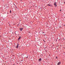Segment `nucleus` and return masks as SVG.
<instances>
[{"instance_id":"nucleus-1","label":"nucleus","mask_w":65,"mask_h":65,"mask_svg":"<svg viewBox=\"0 0 65 65\" xmlns=\"http://www.w3.org/2000/svg\"><path fill=\"white\" fill-rule=\"evenodd\" d=\"M61 62H59L57 63V65H60L61 64Z\"/></svg>"},{"instance_id":"nucleus-2","label":"nucleus","mask_w":65,"mask_h":65,"mask_svg":"<svg viewBox=\"0 0 65 65\" xmlns=\"http://www.w3.org/2000/svg\"><path fill=\"white\" fill-rule=\"evenodd\" d=\"M56 4H57V3H56V2H55L54 3V5L55 6H56V7H57V6Z\"/></svg>"},{"instance_id":"nucleus-3","label":"nucleus","mask_w":65,"mask_h":65,"mask_svg":"<svg viewBox=\"0 0 65 65\" xmlns=\"http://www.w3.org/2000/svg\"><path fill=\"white\" fill-rule=\"evenodd\" d=\"M20 29L21 31H22L23 30V28H20Z\"/></svg>"},{"instance_id":"nucleus-4","label":"nucleus","mask_w":65,"mask_h":65,"mask_svg":"<svg viewBox=\"0 0 65 65\" xmlns=\"http://www.w3.org/2000/svg\"><path fill=\"white\" fill-rule=\"evenodd\" d=\"M48 6H52V5L51 4H48Z\"/></svg>"},{"instance_id":"nucleus-5","label":"nucleus","mask_w":65,"mask_h":65,"mask_svg":"<svg viewBox=\"0 0 65 65\" xmlns=\"http://www.w3.org/2000/svg\"><path fill=\"white\" fill-rule=\"evenodd\" d=\"M16 47L17 48H18V47H19V44L18 43V44L17 45V46H16Z\"/></svg>"},{"instance_id":"nucleus-6","label":"nucleus","mask_w":65,"mask_h":65,"mask_svg":"<svg viewBox=\"0 0 65 65\" xmlns=\"http://www.w3.org/2000/svg\"><path fill=\"white\" fill-rule=\"evenodd\" d=\"M21 38V37L20 36L19 38L18 39V40H19V39H20Z\"/></svg>"},{"instance_id":"nucleus-7","label":"nucleus","mask_w":65,"mask_h":65,"mask_svg":"<svg viewBox=\"0 0 65 65\" xmlns=\"http://www.w3.org/2000/svg\"><path fill=\"white\" fill-rule=\"evenodd\" d=\"M41 61V58H40V59H39V61Z\"/></svg>"},{"instance_id":"nucleus-8","label":"nucleus","mask_w":65,"mask_h":65,"mask_svg":"<svg viewBox=\"0 0 65 65\" xmlns=\"http://www.w3.org/2000/svg\"><path fill=\"white\" fill-rule=\"evenodd\" d=\"M10 13H11V10H10Z\"/></svg>"},{"instance_id":"nucleus-9","label":"nucleus","mask_w":65,"mask_h":65,"mask_svg":"<svg viewBox=\"0 0 65 65\" xmlns=\"http://www.w3.org/2000/svg\"><path fill=\"white\" fill-rule=\"evenodd\" d=\"M62 10H60V11H61Z\"/></svg>"},{"instance_id":"nucleus-10","label":"nucleus","mask_w":65,"mask_h":65,"mask_svg":"<svg viewBox=\"0 0 65 65\" xmlns=\"http://www.w3.org/2000/svg\"><path fill=\"white\" fill-rule=\"evenodd\" d=\"M64 3L65 4V2H64Z\"/></svg>"},{"instance_id":"nucleus-11","label":"nucleus","mask_w":65,"mask_h":65,"mask_svg":"<svg viewBox=\"0 0 65 65\" xmlns=\"http://www.w3.org/2000/svg\"><path fill=\"white\" fill-rule=\"evenodd\" d=\"M9 26H10V24H9Z\"/></svg>"},{"instance_id":"nucleus-12","label":"nucleus","mask_w":65,"mask_h":65,"mask_svg":"<svg viewBox=\"0 0 65 65\" xmlns=\"http://www.w3.org/2000/svg\"><path fill=\"white\" fill-rule=\"evenodd\" d=\"M27 58H28V57H27Z\"/></svg>"},{"instance_id":"nucleus-13","label":"nucleus","mask_w":65,"mask_h":65,"mask_svg":"<svg viewBox=\"0 0 65 65\" xmlns=\"http://www.w3.org/2000/svg\"><path fill=\"white\" fill-rule=\"evenodd\" d=\"M21 0V1H22V0Z\"/></svg>"}]
</instances>
